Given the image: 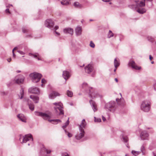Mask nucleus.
<instances>
[{
  "label": "nucleus",
  "instance_id": "nucleus-1",
  "mask_svg": "<svg viewBox=\"0 0 156 156\" xmlns=\"http://www.w3.org/2000/svg\"><path fill=\"white\" fill-rule=\"evenodd\" d=\"M140 108L141 110L145 112H149L151 108V102L148 100L143 101L141 104Z\"/></svg>",
  "mask_w": 156,
  "mask_h": 156
},
{
  "label": "nucleus",
  "instance_id": "nucleus-2",
  "mask_svg": "<svg viewBox=\"0 0 156 156\" xmlns=\"http://www.w3.org/2000/svg\"><path fill=\"white\" fill-rule=\"evenodd\" d=\"M86 125V123L85 120L83 119L81 123L79 125L80 133L75 136L76 139L77 140H80L83 137L85 132L83 128H84Z\"/></svg>",
  "mask_w": 156,
  "mask_h": 156
},
{
  "label": "nucleus",
  "instance_id": "nucleus-3",
  "mask_svg": "<svg viewBox=\"0 0 156 156\" xmlns=\"http://www.w3.org/2000/svg\"><path fill=\"white\" fill-rule=\"evenodd\" d=\"M104 108L106 110L114 112L116 108V103L114 101H111L105 104Z\"/></svg>",
  "mask_w": 156,
  "mask_h": 156
},
{
  "label": "nucleus",
  "instance_id": "nucleus-4",
  "mask_svg": "<svg viewBox=\"0 0 156 156\" xmlns=\"http://www.w3.org/2000/svg\"><path fill=\"white\" fill-rule=\"evenodd\" d=\"M30 77L33 82L37 83L39 82L42 76L41 74L36 72H34L30 75Z\"/></svg>",
  "mask_w": 156,
  "mask_h": 156
},
{
  "label": "nucleus",
  "instance_id": "nucleus-5",
  "mask_svg": "<svg viewBox=\"0 0 156 156\" xmlns=\"http://www.w3.org/2000/svg\"><path fill=\"white\" fill-rule=\"evenodd\" d=\"M53 105H55V106L54 107L56 112H58L57 109L59 111V115L64 114V112L63 109V107H62V104L60 102H55L53 104Z\"/></svg>",
  "mask_w": 156,
  "mask_h": 156
},
{
  "label": "nucleus",
  "instance_id": "nucleus-6",
  "mask_svg": "<svg viewBox=\"0 0 156 156\" xmlns=\"http://www.w3.org/2000/svg\"><path fill=\"white\" fill-rule=\"evenodd\" d=\"M35 115L37 116L42 117L44 120H47L50 119L52 116L51 112H49L48 114L42 112H35Z\"/></svg>",
  "mask_w": 156,
  "mask_h": 156
},
{
  "label": "nucleus",
  "instance_id": "nucleus-7",
  "mask_svg": "<svg viewBox=\"0 0 156 156\" xmlns=\"http://www.w3.org/2000/svg\"><path fill=\"white\" fill-rule=\"evenodd\" d=\"M19 139L20 141L22 140L21 143H26L28 140H31L32 141L33 140L32 136L30 134L26 135L25 136H20Z\"/></svg>",
  "mask_w": 156,
  "mask_h": 156
},
{
  "label": "nucleus",
  "instance_id": "nucleus-8",
  "mask_svg": "<svg viewBox=\"0 0 156 156\" xmlns=\"http://www.w3.org/2000/svg\"><path fill=\"white\" fill-rule=\"evenodd\" d=\"M24 76L22 75H18L14 78L13 81L15 83L19 84L23 83L24 80Z\"/></svg>",
  "mask_w": 156,
  "mask_h": 156
},
{
  "label": "nucleus",
  "instance_id": "nucleus-9",
  "mask_svg": "<svg viewBox=\"0 0 156 156\" xmlns=\"http://www.w3.org/2000/svg\"><path fill=\"white\" fill-rule=\"evenodd\" d=\"M45 25L47 27L52 30L54 28L53 26L54 25V22L51 19H48L45 22Z\"/></svg>",
  "mask_w": 156,
  "mask_h": 156
},
{
  "label": "nucleus",
  "instance_id": "nucleus-10",
  "mask_svg": "<svg viewBox=\"0 0 156 156\" xmlns=\"http://www.w3.org/2000/svg\"><path fill=\"white\" fill-rule=\"evenodd\" d=\"M140 136L141 139L142 140H149V134L146 131L144 130L142 131Z\"/></svg>",
  "mask_w": 156,
  "mask_h": 156
},
{
  "label": "nucleus",
  "instance_id": "nucleus-11",
  "mask_svg": "<svg viewBox=\"0 0 156 156\" xmlns=\"http://www.w3.org/2000/svg\"><path fill=\"white\" fill-rule=\"evenodd\" d=\"M28 91L32 94H39L40 93L39 89L35 87H32L29 88Z\"/></svg>",
  "mask_w": 156,
  "mask_h": 156
},
{
  "label": "nucleus",
  "instance_id": "nucleus-12",
  "mask_svg": "<svg viewBox=\"0 0 156 156\" xmlns=\"http://www.w3.org/2000/svg\"><path fill=\"white\" fill-rule=\"evenodd\" d=\"M128 65L129 66H131L132 68L136 70H140L141 69L140 67H139L136 65V64L133 60H130L129 62Z\"/></svg>",
  "mask_w": 156,
  "mask_h": 156
},
{
  "label": "nucleus",
  "instance_id": "nucleus-13",
  "mask_svg": "<svg viewBox=\"0 0 156 156\" xmlns=\"http://www.w3.org/2000/svg\"><path fill=\"white\" fill-rule=\"evenodd\" d=\"M93 69V67L91 64H89L85 67V71L87 73H90Z\"/></svg>",
  "mask_w": 156,
  "mask_h": 156
},
{
  "label": "nucleus",
  "instance_id": "nucleus-14",
  "mask_svg": "<svg viewBox=\"0 0 156 156\" xmlns=\"http://www.w3.org/2000/svg\"><path fill=\"white\" fill-rule=\"evenodd\" d=\"M89 96L92 98H95L97 95V94L95 93V92L94 91L92 87L90 88H89Z\"/></svg>",
  "mask_w": 156,
  "mask_h": 156
},
{
  "label": "nucleus",
  "instance_id": "nucleus-15",
  "mask_svg": "<svg viewBox=\"0 0 156 156\" xmlns=\"http://www.w3.org/2000/svg\"><path fill=\"white\" fill-rule=\"evenodd\" d=\"M60 94L58 92L53 91L49 95V98L51 99L55 98L56 96H60Z\"/></svg>",
  "mask_w": 156,
  "mask_h": 156
},
{
  "label": "nucleus",
  "instance_id": "nucleus-16",
  "mask_svg": "<svg viewBox=\"0 0 156 156\" xmlns=\"http://www.w3.org/2000/svg\"><path fill=\"white\" fill-rule=\"evenodd\" d=\"M89 102L94 111V112L97 111L98 110V108H97V105L96 103L92 100H90Z\"/></svg>",
  "mask_w": 156,
  "mask_h": 156
},
{
  "label": "nucleus",
  "instance_id": "nucleus-17",
  "mask_svg": "<svg viewBox=\"0 0 156 156\" xmlns=\"http://www.w3.org/2000/svg\"><path fill=\"white\" fill-rule=\"evenodd\" d=\"M25 101H27V104L29 106V107L30 109L32 111L34 110V105L32 103H30L31 101L29 99L25 98Z\"/></svg>",
  "mask_w": 156,
  "mask_h": 156
},
{
  "label": "nucleus",
  "instance_id": "nucleus-18",
  "mask_svg": "<svg viewBox=\"0 0 156 156\" xmlns=\"http://www.w3.org/2000/svg\"><path fill=\"white\" fill-rule=\"evenodd\" d=\"M62 76L63 77L66 81L70 77V75L68 71H63V72Z\"/></svg>",
  "mask_w": 156,
  "mask_h": 156
},
{
  "label": "nucleus",
  "instance_id": "nucleus-19",
  "mask_svg": "<svg viewBox=\"0 0 156 156\" xmlns=\"http://www.w3.org/2000/svg\"><path fill=\"white\" fill-rule=\"evenodd\" d=\"M18 119L23 122H26V119L24 115L22 114H20L17 115Z\"/></svg>",
  "mask_w": 156,
  "mask_h": 156
},
{
  "label": "nucleus",
  "instance_id": "nucleus-20",
  "mask_svg": "<svg viewBox=\"0 0 156 156\" xmlns=\"http://www.w3.org/2000/svg\"><path fill=\"white\" fill-rule=\"evenodd\" d=\"M30 98L33 100L35 103H38L39 99L38 97L31 95L30 96Z\"/></svg>",
  "mask_w": 156,
  "mask_h": 156
},
{
  "label": "nucleus",
  "instance_id": "nucleus-21",
  "mask_svg": "<svg viewBox=\"0 0 156 156\" xmlns=\"http://www.w3.org/2000/svg\"><path fill=\"white\" fill-rule=\"evenodd\" d=\"M73 30L72 29L68 28L64 30V32L65 33H68L72 35L73 33Z\"/></svg>",
  "mask_w": 156,
  "mask_h": 156
},
{
  "label": "nucleus",
  "instance_id": "nucleus-22",
  "mask_svg": "<svg viewBox=\"0 0 156 156\" xmlns=\"http://www.w3.org/2000/svg\"><path fill=\"white\" fill-rule=\"evenodd\" d=\"M76 33L77 36L80 35L82 32V28L80 27H77L75 29Z\"/></svg>",
  "mask_w": 156,
  "mask_h": 156
},
{
  "label": "nucleus",
  "instance_id": "nucleus-23",
  "mask_svg": "<svg viewBox=\"0 0 156 156\" xmlns=\"http://www.w3.org/2000/svg\"><path fill=\"white\" fill-rule=\"evenodd\" d=\"M48 121L51 123H52L54 124H56L58 122H61V121L60 119H49Z\"/></svg>",
  "mask_w": 156,
  "mask_h": 156
},
{
  "label": "nucleus",
  "instance_id": "nucleus-24",
  "mask_svg": "<svg viewBox=\"0 0 156 156\" xmlns=\"http://www.w3.org/2000/svg\"><path fill=\"white\" fill-rule=\"evenodd\" d=\"M122 138L123 141L125 143H126V147H127L129 148L128 144H127V141L128 140V137L127 136H123L122 137Z\"/></svg>",
  "mask_w": 156,
  "mask_h": 156
},
{
  "label": "nucleus",
  "instance_id": "nucleus-25",
  "mask_svg": "<svg viewBox=\"0 0 156 156\" xmlns=\"http://www.w3.org/2000/svg\"><path fill=\"white\" fill-rule=\"evenodd\" d=\"M31 54V55L33 56L34 58H37L38 60H41V59L40 58V55L38 53Z\"/></svg>",
  "mask_w": 156,
  "mask_h": 156
},
{
  "label": "nucleus",
  "instance_id": "nucleus-26",
  "mask_svg": "<svg viewBox=\"0 0 156 156\" xmlns=\"http://www.w3.org/2000/svg\"><path fill=\"white\" fill-rule=\"evenodd\" d=\"M114 65L115 68H117L119 65V62L117 60V59L115 58L114 61Z\"/></svg>",
  "mask_w": 156,
  "mask_h": 156
},
{
  "label": "nucleus",
  "instance_id": "nucleus-27",
  "mask_svg": "<svg viewBox=\"0 0 156 156\" xmlns=\"http://www.w3.org/2000/svg\"><path fill=\"white\" fill-rule=\"evenodd\" d=\"M45 151L47 154H49L51 152V151L50 150L46 149L43 146L42 149L41 151Z\"/></svg>",
  "mask_w": 156,
  "mask_h": 156
},
{
  "label": "nucleus",
  "instance_id": "nucleus-28",
  "mask_svg": "<svg viewBox=\"0 0 156 156\" xmlns=\"http://www.w3.org/2000/svg\"><path fill=\"white\" fill-rule=\"evenodd\" d=\"M74 5L75 7L79 8H81L82 7V5L80 4L78 2H75V3H74Z\"/></svg>",
  "mask_w": 156,
  "mask_h": 156
},
{
  "label": "nucleus",
  "instance_id": "nucleus-29",
  "mask_svg": "<svg viewBox=\"0 0 156 156\" xmlns=\"http://www.w3.org/2000/svg\"><path fill=\"white\" fill-rule=\"evenodd\" d=\"M66 94L67 96L69 97H71L73 95V92L69 90H67L66 92Z\"/></svg>",
  "mask_w": 156,
  "mask_h": 156
},
{
  "label": "nucleus",
  "instance_id": "nucleus-30",
  "mask_svg": "<svg viewBox=\"0 0 156 156\" xmlns=\"http://www.w3.org/2000/svg\"><path fill=\"white\" fill-rule=\"evenodd\" d=\"M20 99L23 98L24 95V91L23 90V88H21L20 90Z\"/></svg>",
  "mask_w": 156,
  "mask_h": 156
},
{
  "label": "nucleus",
  "instance_id": "nucleus-31",
  "mask_svg": "<svg viewBox=\"0 0 156 156\" xmlns=\"http://www.w3.org/2000/svg\"><path fill=\"white\" fill-rule=\"evenodd\" d=\"M131 153L134 155L137 156L140 153V152L133 150L132 151Z\"/></svg>",
  "mask_w": 156,
  "mask_h": 156
},
{
  "label": "nucleus",
  "instance_id": "nucleus-32",
  "mask_svg": "<svg viewBox=\"0 0 156 156\" xmlns=\"http://www.w3.org/2000/svg\"><path fill=\"white\" fill-rule=\"evenodd\" d=\"M113 35H114V34L112 32V31L110 30H109V33H108V37L109 38H110L112 37H113Z\"/></svg>",
  "mask_w": 156,
  "mask_h": 156
},
{
  "label": "nucleus",
  "instance_id": "nucleus-33",
  "mask_svg": "<svg viewBox=\"0 0 156 156\" xmlns=\"http://www.w3.org/2000/svg\"><path fill=\"white\" fill-rule=\"evenodd\" d=\"M147 39L148 41L152 42L154 41V39L151 36H148Z\"/></svg>",
  "mask_w": 156,
  "mask_h": 156
},
{
  "label": "nucleus",
  "instance_id": "nucleus-34",
  "mask_svg": "<svg viewBox=\"0 0 156 156\" xmlns=\"http://www.w3.org/2000/svg\"><path fill=\"white\" fill-rule=\"evenodd\" d=\"M58 26H56L54 28L53 30H54V31L55 32V33L57 34L58 35H59V33L57 32L56 31V30L58 29Z\"/></svg>",
  "mask_w": 156,
  "mask_h": 156
},
{
  "label": "nucleus",
  "instance_id": "nucleus-35",
  "mask_svg": "<svg viewBox=\"0 0 156 156\" xmlns=\"http://www.w3.org/2000/svg\"><path fill=\"white\" fill-rule=\"evenodd\" d=\"M61 2V4L63 5H67L69 4V2L66 1H62Z\"/></svg>",
  "mask_w": 156,
  "mask_h": 156
},
{
  "label": "nucleus",
  "instance_id": "nucleus-36",
  "mask_svg": "<svg viewBox=\"0 0 156 156\" xmlns=\"http://www.w3.org/2000/svg\"><path fill=\"white\" fill-rule=\"evenodd\" d=\"M94 121L95 122H100L101 121V120L100 118H97L94 117Z\"/></svg>",
  "mask_w": 156,
  "mask_h": 156
},
{
  "label": "nucleus",
  "instance_id": "nucleus-37",
  "mask_svg": "<svg viewBox=\"0 0 156 156\" xmlns=\"http://www.w3.org/2000/svg\"><path fill=\"white\" fill-rule=\"evenodd\" d=\"M140 150L143 154H144V145H142L140 148Z\"/></svg>",
  "mask_w": 156,
  "mask_h": 156
},
{
  "label": "nucleus",
  "instance_id": "nucleus-38",
  "mask_svg": "<svg viewBox=\"0 0 156 156\" xmlns=\"http://www.w3.org/2000/svg\"><path fill=\"white\" fill-rule=\"evenodd\" d=\"M42 84H41V86L42 87H43V84H45L46 83V80L44 79H43L41 80Z\"/></svg>",
  "mask_w": 156,
  "mask_h": 156
},
{
  "label": "nucleus",
  "instance_id": "nucleus-39",
  "mask_svg": "<svg viewBox=\"0 0 156 156\" xmlns=\"http://www.w3.org/2000/svg\"><path fill=\"white\" fill-rule=\"evenodd\" d=\"M90 46L91 47L93 48L95 47V44L92 41H90Z\"/></svg>",
  "mask_w": 156,
  "mask_h": 156
},
{
  "label": "nucleus",
  "instance_id": "nucleus-40",
  "mask_svg": "<svg viewBox=\"0 0 156 156\" xmlns=\"http://www.w3.org/2000/svg\"><path fill=\"white\" fill-rule=\"evenodd\" d=\"M22 31L23 33H26L28 32V30L25 27H23L22 28Z\"/></svg>",
  "mask_w": 156,
  "mask_h": 156
},
{
  "label": "nucleus",
  "instance_id": "nucleus-41",
  "mask_svg": "<svg viewBox=\"0 0 156 156\" xmlns=\"http://www.w3.org/2000/svg\"><path fill=\"white\" fill-rule=\"evenodd\" d=\"M64 131L66 133H67V135L69 137H72V134L71 133H68L66 130H64Z\"/></svg>",
  "mask_w": 156,
  "mask_h": 156
},
{
  "label": "nucleus",
  "instance_id": "nucleus-42",
  "mask_svg": "<svg viewBox=\"0 0 156 156\" xmlns=\"http://www.w3.org/2000/svg\"><path fill=\"white\" fill-rule=\"evenodd\" d=\"M17 47H15L12 50V52L13 54V55L14 57H15L16 56V55L14 53V50L17 49Z\"/></svg>",
  "mask_w": 156,
  "mask_h": 156
},
{
  "label": "nucleus",
  "instance_id": "nucleus-43",
  "mask_svg": "<svg viewBox=\"0 0 156 156\" xmlns=\"http://www.w3.org/2000/svg\"><path fill=\"white\" fill-rule=\"evenodd\" d=\"M87 86V84L86 83H83L82 85V87L83 88H85Z\"/></svg>",
  "mask_w": 156,
  "mask_h": 156
},
{
  "label": "nucleus",
  "instance_id": "nucleus-44",
  "mask_svg": "<svg viewBox=\"0 0 156 156\" xmlns=\"http://www.w3.org/2000/svg\"><path fill=\"white\" fill-rule=\"evenodd\" d=\"M116 101L117 102L118 104L119 105H121V103L120 102V101L121 100H119V99L117 98L116 99Z\"/></svg>",
  "mask_w": 156,
  "mask_h": 156
},
{
  "label": "nucleus",
  "instance_id": "nucleus-45",
  "mask_svg": "<svg viewBox=\"0 0 156 156\" xmlns=\"http://www.w3.org/2000/svg\"><path fill=\"white\" fill-rule=\"evenodd\" d=\"M62 156H69V155L66 153H62Z\"/></svg>",
  "mask_w": 156,
  "mask_h": 156
},
{
  "label": "nucleus",
  "instance_id": "nucleus-46",
  "mask_svg": "<svg viewBox=\"0 0 156 156\" xmlns=\"http://www.w3.org/2000/svg\"><path fill=\"white\" fill-rule=\"evenodd\" d=\"M69 119H68V120L65 123V126H67L69 124Z\"/></svg>",
  "mask_w": 156,
  "mask_h": 156
},
{
  "label": "nucleus",
  "instance_id": "nucleus-47",
  "mask_svg": "<svg viewBox=\"0 0 156 156\" xmlns=\"http://www.w3.org/2000/svg\"><path fill=\"white\" fill-rule=\"evenodd\" d=\"M17 51L21 55H24L25 54V53L23 52L22 51Z\"/></svg>",
  "mask_w": 156,
  "mask_h": 156
},
{
  "label": "nucleus",
  "instance_id": "nucleus-48",
  "mask_svg": "<svg viewBox=\"0 0 156 156\" xmlns=\"http://www.w3.org/2000/svg\"><path fill=\"white\" fill-rule=\"evenodd\" d=\"M1 94L2 95H5L7 94V93L4 91L1 92Z\"/></svg>",
  "mask_w": 156,
  "mask_h": 156
},
{
  "label": "nucleus",
  "instance_id": "nucleus-49",
  "mask_svg": "<svg viewBox=\"0 0 156 156\" xmlns=\"http://www.w3.org/2000/svg\"><path fill=\"white\" fill-rule=\"evenodd\" d=\"M102 119L103 121L104 122L106 120V119L105 117H104L103 116H102Z\"/></svg>",
  "mask_w": 156,
  "mask_h": 156
},
{
  "label": "nucleus",
  "instance_id": "nucleus-50",
  "mask_svg": "<svg viewBox=\"0 0 156 156\" xmlns=\"http://www.w3.org/2000/svg\"><path fill=\"white\" fill-rule=\"evenodd\" d=\"M5 11L6 13H10V12L9 10V9H7L5 10Z\"/></svg>",
  "mask_w": 156,
  "mask_h": 156
},
{
  "label": "nucleus",
  "instance_id": "nucleus-51",
  "mask_svg": "<svg viewBox=\"0 0 156 156\" xmlns=\"http://www.w3.org/2000/svg\"><path fill=\"white\" fill-rule=\"evenodd\" d=\"M154 90L156 91V83L154 85Z\"/></svg>",
  "mask_w": 156,
  "mask_h": 156
},
{
  "label": "nucleus",
  "instance_id": "nucleus-52",
  "mask_svg": "<svg viewBox=\"0 0 156 156\" xmlns=\"http://www.w3.org/2000/svg\"><path fill=\"white\" fill-rule=\"evenodd\" d=\"M149 59L151 60L153 59V57L151 56V55H149Z\"/></svg>",
  "mask_w": 156,
  "mask_h": 156
},
{
  "label": "nucleus",
  "instance_id": "nucleus-53",
  "mask_svg": "<svg viewBox=\"0 0 156 156\" xmlns=\"http://www.w3.org/2000/svg\"><path fill=\"white\" fill-rule=\"evenodd\" d=\"M104 2H109L111 0H102Z\"/></svg>",
  "mask_w": 156,
  "mask_h": 156
},
{
  "label": "nucleus",
  "instance_id": "nucleus-54",
  "mask_svg": "<svg viewBox=\"0 0 156 156\" xmlns=\"http://www.w3.org/2000/svg\"><path fill=\"white\" fill-rule=\"evenodd\" d=\"M7 61L9 62H10L11 60V58H9L8 59H7Z\"/></svg>",
  "mask_w": 156,
  "mask_h": 156
},
{
  "label": "nucleus",
  "instance_id": "nucleus-55",
  "mask_svg": "<svg viewBox=\"0 0 156 156\" xmlns=\"http://www.w3.org/2000/svg\"><path fill=\"white\" fill-rule=\"evenodd\" d=\"M10 6H12V5L11 4H9L7 6H6L7 7H9Z\"/></svg>",
  "mask_w": 156,
  "mask_h": 156
},
{
  "label": "nucleus",
  "instance_id": "nucleus-56",
  "mask_svg": "<svg viewBox=\"0 0 156 156\" xmlns=\"http://www.w3.org/2000/svg\"><path fill=\"white\" fill-rule=\"evenodd\" d=\"M66 126H65V125H63V126H62V128L63 129H64V128H66Z\"/></svg>",
  "mask_w": 156,
  "mask_h": 156
},
{
  "label": "nucleus",
  "instance_id": "nucleus-57",
  "mask_svg": "<svg viewBox=\"0 0 156 156\" xmlns=\"http://www.w3.org/2000/svg\"><path fill=\"white\" fill-rule=\"evenodd\" d=\"M115 81L116 82H118V79H117V78H115Z\"/></svg>",
  "mask_w": 156,
  "mask_h": 156
},
{
  "label": "nucleus",
  "instance_id": "nucleus-58",
  "mask_svg": "<svg viewBox=\"0 0 156 156\" xmlns=\"http://www.w3.org/2000/svg\"><path fill=\"white\" fill-rule=\"evenodd\" d=\"M20 72H21L20 71H19V70H18L17 71V72L18 73H20Z\"/></svg>",
  "mask_w": 156,
  "mask_h": 156
},
{
  "label": "nucleus",
  "instance_id": "nucleus-59",
  "mask_svg": "<svg viewBox=\"0 0 156 156\" xmlns=\"http://www.w3.org/2000/svg\"><path fill=\"white\" fill-rule=\"evenodd\" d=\"M116 68H115V69H114V71L115 72L116 71Z\"/></svg>",
  "mask_w": 156,
  "mask_h": 156
},
{
  "label": "nucleus",
  "instance_id": "nucleus-60",
  "mask_svg": "<svg viewBox=\"0 0 156 156\" xmlns=\"http://www.w3.org/2000/svg\"><path fill=\"white\" fill-rule=\"evenodd\" d=\"M151 63L152 64H153L154 63V61H152L151 62Z\"/></svg>",
  "mask_w": 156,
  "mask_h": 156
},
{
  "label": "nucleus",
  "instance_id": "nucleus-61",
  "mask_svg": "<svg viewBox=\"0 0 156 156\" xmlns=\"http://www.w3.org/2000/svg\"><path fill=\"white\" fill-rule=\"evenodd\" d=\"M125 156H129L128 154H126L125 155Z\"/></svg>",
  "mask_w": 156,
  "mask_h": 156
},
{
  "label": "nucleus",
  "instance_id": "nucleus-62",
  "mask_svg": "<svg viewBox=\"0 0 156 156\" xmlns=\"http://www.w3.org/2000/svg\"><path fill=\"white\" fill-rule=\"evenodd\" d=\"M153 154L154 155V156H156V154H154V153Z\"/></svg>",
  "mask_w": 156,
  "mask_h": 156
},
{
  "label": "nucleus",
  "instance_id": "nucleus-63",
  "mask_svg": "<svg viewBox=\"0 0 156 156\" xmlns=\"http://www.w3.org/2000/svg\"><path fill=\"white\" fill-rule=\"evenodd\" d=\"M90 21H93V20H90Z\"/></svg>",
  "mask_w": 156,
  "mask_h": 156
},
{
  "label": "nucleus",
  "instance_id": "nucleus-64",
  "mask_svg": "<svg viewBox=\"0 0 156 156\" xmlns=\"http://www.w3.org/2000/svg\"><path fill=\"white\" fill-rule=\"evenodd\" d=\"M111 3H111V2H110V3H109V4H111Z\"/></svg>",
  "mask_w": 156,
  "mask_h": 156
}]
</instances>
